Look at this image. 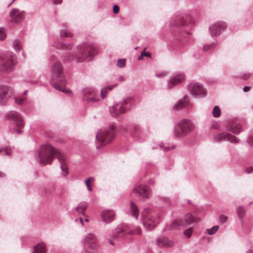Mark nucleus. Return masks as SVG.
<instances>
[{
  "mask_svg": "<svg viewBox=\"0 0 253 253\" xmlns=\"http://www.w3.org/2000/svg\"><path fill=\"white\" fill-rule=\"evenodd\" d=\"M56 157L60 163L62 175L66 176L68 173L66 166V159L62 153L56 150L48 143L41 145L35 154V157L41 166L50 164L53 157Z\"/></svg>",
  "mask_w": 253,
  "mask_h": 253,
  "instance_id": "nucleus-1",
  "label": "nucleus"
},
{
  "mask_svg": "<svg viewBox=\"0 0 253 253\" xmlns=\"http://www.w3.org/2000/svg\"><path fill=\"white\" fill-rule=\"evenodd\" d=\"M94 48L92 45L82 43L77 46V50L75 54H67L64 58V62H70L74 58L77 63L90 61L94 54Z\"/></svg>",
  "mask_w": 253,
  "mask_h": 253,
  "instance_id": "nucleus-2",
  "label": "nucleus"
},
{
  "mask_svg": "<svg viewBox=\"0 0 253 253\" xmlns=\"http://www.w3.org/2000/svg\"><path fill=\"white\" fill-rule=\"evenodd\" d=\"M52 76L50 84L56 89L62 92H68L71 90H68L65 87V78L63 73V67L61 62H55L51 67Z\"/></svg>",
  "mask_w": 253,
  "mask_h": 253,
  "instance_id": "nucleus-3",
  "label": "nucleus"
},
{
  "mask_svg": "<svg viewBox=\"0 0 253 253\" xmlns=\"http://www.w3.org/2000/svg\"><path fill=\"white\" fill-rule=\"evenodd\" d=\"M117 129L114 124L110 125L108 128L100 129L95 135L97 149L110 142L114 138Z\"/></svg>",
  "mask_w": 253,
  "mask_h": 253,
  "instance_id": "nucleus-4",
  "label": "nucleus"
},
{
  "mask_svg": "<svg viewBox=\"0 0 253 253\" xmlns=\"http://www.w3.org/2000/svg\"><path fill=\"white\" fill-rule=\"evenodd\" d=\"M144 227L148 230L155 228L160 219L159 214L151 210H144L141 213Z\"/></svg>",
  "mask_w": 253,
  "mask_h": 253,
  "instance_id": "nucleus-5",
  "label": "nucleus"
},
{
  "mask_svg": "<svg viewBox=\"0 0 253 253\" xmlns=\"http://www.w3.org/2000/svg\"><path fill=\"white\" fill-rule=\"evenodd\" d=\"M195 125L189 119H183L175 125L173 134L175 137H183L195 129Z\"/></svg>",
  "mask_w": 253,
  "mask_h": 253,
  "instance_id": "nucleus-6",
  "label": "nucleus"
},
{
  "mask_svg": "<svg viewBox=\"0 0 253 253\" xmlns=\"http://www.w3.org/2000/svg\"><path fill=\"white\" fill-rule=\"evenodd\" d=\"M131 104L130 98L123 99L119 103L110 107V113L113 117H117L129 110L130 108Z\"/></svg>",
  "mask_w": 253,
  "mask_h": 253,
  "instance_id": "nucleus-7",
  "label": "nucleus"
},
{
  "mask_svg": "<svg viewBox=\"0 0 253 253\" xmlns=\"http://www.w3.org/2000/svg\"><path fill=\"white\" fill-rule=\"evenodd\" d=\"M16 63L14 55L6 54L0 56V71L10 73L15 68Z\"/></svg>",
  "mask_w": 253,
  "mask_h": 253,
  "instance_id": "nucleus-8",
  "label": "nucleus"
},
{
  "mask_svg": "<svg viewBox=\"0 0 253 253\" xmlns=\"http://www.w3.org/2000/svg\"><path fill=\"white\" fill-rule=\"evenodd\" d=\"M83 99L87 103H93L99 100L98 91L93 87H86L81 90Z\"/></svg>",
  "mask_w": 253,
  "mask_h": 253,
  "instance_id": "nucleus-9",
  "label": "nucleus"
},
{
  "mask_svg": "<svg viewBox=\"0 0 253 253\" xmlns=\"http://www.w3.org/2000/svg\"><path fill=\"white\" fill-rule=\"evenodd\" d=\"M188 90L192 95L197 98H202L206 96L207 91L203 85L199 83L192 82L189 84Z\"/></svg>",
  "mask_w": 253,
  "mask_h": 253,
  "instance_id": "nucleus-10",
  "label": "nucleus"
},
{
  "mask_svg": "<svg viewBox=\"0 0 253 253\" xmlns=\"http://www.w3.org/2000/svg\"><path fill=\"white\" fill-rule=\"evenodd\" d=\"M6 116L10 121H12L15 123L16 126L19 127V129H15L16 132L18 134L21 133L22 130L21 128L24 126V122L21 115L17 112L12 111L8 112Z\"/></svg>",
  "mask_w": 253,
  "mask_h": 253,
  "instance_id": "nucleus-11",
  "label": "nucleus"
},
{
  "mask_svg": "<svg viewBox=\"0 0 253 253\" xmlns=\"http://www.w3.org/2000/svg\"><path fill=\"white\" fill-rule=\"evenodd\" d=\"M188 16L185 15L174 16L169 22L170 26H182L191 25L193 21L188 20Z\"/></svg>",
  "mask_w": 253,
  "mask_h": 253,
  "instance_id": "nucleus-12",
  "label": "nucleus"
},
{
  "mask_svg": "<svg viewBox=\"0 0 253 253\" xmlns=\"http://www.w3.org/2000/svg\"><path fill=\"white\" fill-rule=\"evenodd\" d=\"M227 26V24L225 22H216L210 26V34L212 37L217 36L226 29Z\"/></svg>",
  "mask_w": 253,
  "mask_h": 253,
  "instance_id": "nucleus-13",
  "label": "nucleus"
},
{
  "mask_svg": "<svg viewBox=\"0 0 253 253\" xmlns=\"http://www.w3.org/2000/svg\"><path fill=\"white\" fill-rule=\"evenodd\" d=\"M133 192L138 195L144 199H149L152 196V190L147 185L140 184L135 187Z\"/></svg>",
  "mask_w": 253,
  "mask_h": 253,
  "instance_id": "nucleus-14",
  "label": "nucleus"
},
{
  "mask_svg": "<svg viewBox=\"0 0 253 253\" xmlns=\"http://www.w3.org/2000/svg\"><path fill=\"white\" fill-rule=\"evenodd\" d=\"M195 217L191 214L188 213L184 217V220L178 219L173 221L171 224L174 228H178L180 227H185L195 222Z\"/></svg>",
  "mask_w": 253,
  "mask_h": 253,
  "instance_id": "nucleus-15",
  "label": "nucleus"
},
{
  "mask_svg": "<svg viewBox=\"0 0 253 253\" xmlns=\"http://www.w3.org/2000/svg\"><path fill=\"white\" fill-rule=\"evenodd\" d=\"M26 13L24 11H20L18 8H13L9 13L11 21L15 23H21L25 17Z\"/></svg>",
  "mask_w": 253,
  "mask_h": 253,
  "instance_id": "nucleus-16",
  "label": "nucleus"
},
{
  "mask_svg": "<svg viewBox=\"0 0 253 253\" xmlns=\"http://www.w3.org/2000/svg\"><path fill=\"white\" fill-rule=\"evenodd\" d=\"M214 139L216 141H228L232 143H237L239 141V140L234 135L226 132H222L215 135L214 136Z\"/></svg>",
  "mask_w": 253,
  "mask_h": 253,
  "instance_id": "nucleus-17",
  "label": "nucleus"
},
{
  "mask_svg": "<svg viewBox=\"0 0 253 253\" xmlns=\"http://www.w3.org/2000/svg\"><path fill=\"white\" fill-rule=\"evenodd\" d=\"M84 245L85 247L93 249L98 245L97 238L92 233L88 234L84 240Z\"/></svg>",
  "mask_w": 253,
  "mask_h": 253,
  "instance_id": "nucleus-18",
  "label": "nucleus"
},
{
  "mask_svg": "<svg viewBox=\"0 0 253 253\" xmlns=\"http://www.w3.org/2000/svg\"><path fill=\"white\" fill-rule=\"evenodd\" d=\"M185 76L183 73H178L173 74L168 82V87L171 88L173 86L177 85L184 81Z\"/></svg>",
  "mask_w": 253,
  "mask_h": 253,
  "instance_id": "nucleus-19",
  "label": "nucleus"
},
{
  "mask_svg": "<svg viewBox=\"0 0 253 253\" xmlns=\"http://www.w3.org/2000/svg\"><path fill=\"white\" fill-rule=\"evenodd\" d=\"M12 93V89L10 87L0 85V104H4Z\"/></svg>",
  "mask_w": 253,
  "mask_h": 253,
  "instance_id": "nucleus-20",
  "label": "nucleus"
},
{
  "mask_svg": "<svg viewBox=\"0 0 253 253\" xmlns=\"http://www.w3.org/2000/svg\"><path fill=\"white\" fill-rule=\"evenodd\" d=\"M115 216V212L112 210H104L101 213L102 221L106 224H109L114 221Z\"/></svg>",
  "mask_w": 253,
  "mask_h": 253,
  "instance_id": "nucleus-21",
  "label": "nucleus"
},
{
  "mask_svg": "<svg viewBox=\"0 0 253 253\" xmlns=\"http://www.w3.org/2000/svg\"><path fill=\"white\" fill-rule=\"evenodd\" d=\"M156 244L160 247H171L174 245V243L172 241L165 237L158 238L156 240Z\"/></svg>",
  "mask_w": 253,
  "mask_h": 253,
  "instance_id": "nucleus-22",
  "label": "nucleus"
},
{
  "mask_svg": "<svg viewBox=\"0 0 253 253\" xmlns=\"http://www.w3.org/2000/svg\"><path fill=\"white\" fill-rule=\"evenodd\" d=\"M189 98L187 95L183 96L182 98L180 99L174 106L173 109L175 110H179L181 108L186 107L188 104Z\"/></svg>",
  "mask_w": 253,
  "mask_h": 253,
  "instance_id": "nucleus-23",
  "label": "nucleus"
},
{
  "mask_svg": "<svg viewBox=\"0 0 253 253\" xmlns=\"http://www.w3.org/2000/svg\"><path fill=\"white\" fill-rule=\"evenodd\" d=\"M128 226L125 224H121L119 225L116 228V232L117 233L125 232V234H132V231H128Z\"/></svg>",
  "mask_w": 253,
  "mask_h": 253,
  "instance_id": "nucleus-24",
  "label": "nucleus"
},
{
  "mask_svg": "<svg viewBox=\"0 0 253 253\" xmlns=\"http://www.w3.org/2000/svg\"><path fill=\"white\" fill-rule=\"evenodd\" d=\"M87 206L88 205L87 203L85 202H82L78 205L76 208V211L78 212L79 214H82L84 215L85 211Z\"/></svg>",
  "mask_w": 253,
  "mask_h": 253,
  "instance_id": "nucleus-25",
  "label": "nucleus"
},
{
  "mask_svg": "<svg viewBox=\"0 0 253 253\" xmlns=\"http://www.w3.org/2000/svg\"><path fill=\"white\" fill-rule=\"evenodd\" d=\"M130 212L131 215L134 216L136 219H138L139 210L137 206L133 202L130 203Z\"/></svg>",
  "mask_w": 253,
  "mask_h": 253,
  "instance_id": "nucleus-26",
  "label": "nucleus"
},
{
  "mask_svg": "<svg viewBox=\"0 0 253 253\" xmlns=\"http://www.w3.org/2000/svg\"><path fill=\"white\" fill-rule=\"evenodd\" d=\"M116 85H117L116 84H114L109 85V86L102 88L100 91V96H101V98H102V99L105 98L106 97L108 92L109 91H110L111 90H112V89L113 88L115 87L116 86Z\"/></svg>",
  "mask_w": 253,
  "mask_h": 253,
  "instance_id": "nucleus-27",
  "label": "nucleus"
},
{
  "mask_svg": "<svg viewBox=\"0 0 253 253\" xmlns=\"http://www.w3.org/2000/svg\"><path fill=\"white\" fill-rule=\"evenodd\" d=\"M228 130L236 134H239L242 131L240 125L237 124H234L228 127Z\"/></svg>",
  "mask_w": 253,
  "mask_h": 253,
  "instance_id": "nucleus-28",
  "label": "nucleus"
},
{
  "mask_svg": "<svg viewBox=\"0 0 253 253\" xmlns=\"http://www.w3.org/2000/svg\"><path fill=\"white\" fill-rule=\"evenodd\" d=\"M45 245L43 243H41L34 248L33 253H45Z\"/></svg>",
  "mask_w": 253,
  "mask_h": 253,
  "instance_id": "nucleus-29",
  "label": "nucleus"
},
{
  "mask_svg": "<svg viewBox=\"0 0 253 253\" xmlns=\"http://www.w3.org/2000/svg\"><path fill=\"white\" fill-rule=\"evenodd\" d=\"M13 47L16 52H19L22 47V43L21 41L18 39L15 40L13 42Z\"/></svg>",
  "mask_w": 253,
  "mask_h": 253,
  "instance_id": "nucleus-30",
  "label": "nucleus"
},
{
  "mask_svg": "<svg viewBox=\"0 0 253 253\" xmlns=\"http://www.w3.org/2000/svg\"><path fill=\"white\" fill-rule=\"evenodd\" d=\"M215 45L216 43L214 42L205 44L203 46V50L205 52H209L214 48Z\"/></svg>",
  "mask_w": 253,
  "mask_h": 253,
  "instance_id": "nucleus-31",
  "label": "nucleus"
},
{
  "mask_svg": "<svg viewBox=\"0 0 253 253\" xmlns=\"http://www.w3.org/2000/svg\"><path fill=\"white\" fill-rule=\"evenodd\" d=\"M57 47L61 49L68 50L72 48L71 44H66L63 42H59L57 44Z\"/></svg>",
  "mask_w": 253,
  "mask_h": 253,
  "instance_id": "nucleus-32",
  "label": "nucleus"
},
{
  "mask_svg": "<svg viewBox=\"0 0 253 253\" xmlns=\"http://www.w3.org/2000/svg\"><path fill=\"white\" fill-rule=\"evenodd\" d=\"M237 212L239 218L242 219L245 216V210L243 207H239L237 209Z\"/></svg>",
  "mask_w": 253,
  "mask_h": 253,
  "instance_id": "nucleus-33",
  "label": "nucleus"
},
{
  "mask_svg": "<svg viewBox=\"0 0 253 253\" xmlns=\"http://www.w3.org/2000/svg\"><path fill=\"white\" fill-rule=\"evenodd\" d=\"M14 99L16 103L20 105L24 104L26 101V98L25 97H15Z\"/></svg>",
  "mask_w": 253,
  "mask_h": 253,
  "instance_id": "nucleus-34",
  "label": "nucleus"
},
{
  "mask_svg": "<svg viewBox=\"0 0 253 253\" xmlns=\"http://www.w3.org/2000/svg\"><path fill=\"white\" fill-rule=\"evenodd\" d=\"M219 226L217 225L213 226L210 229H207L206 232L209 235H213L218 230Z\"/></svg>",
  "mask_w": 253,
  "mask_h": 253,
  "instance_id": "nucleus-35",
  "label": "nucleus"
},
{
  "mask_svg": "<svg viewBox=\"0 0 253 253\" xmlns=\"http://www.w3.org/2000/svg\"><path fill=\"white\" fill-rule=\"evenodd\" d=\"M11 154V150L7 148H0V156H9Z\"/></svg>",
  "mask_w": 253,
  "mask_h": 253,
  "instance_id": "nucleus-36",
  "label": "nucleus"
},
{
  "mask_svg": "<svg viewBox=\"0 0 253 253\" xmlns=\"http://www.w3.org/2000/svg\"><path fill=\"white\" fill-rule=\"evenodd\" d=\"M212 114L214 117H218L220 116V110L217 106H215L214 107L212 110Z\"/></svg>",
  "mask_w": 253,
  "mask_h": 253,
  "instance_id": "nucleus-37",
  "label": "nucleus"
},
{
  "mask_svg": "<svg viewBox=\"0 0 253 253\" xmlns=\"http://www.w3.org/2000/svg\"><path fill=\"white\" fill-rule=\"evenodd\" d=\"M94 181V178L92 177H89L87 178L85 181V184L87 186V190L90 192L92 191V188L91 187L90 185L89 184V182H93Z\"/></svg>",
  "mask_w": 253,
  "mask_h": 253,
  "instance_id": "nucleus-38",
  "label": "nucleus"
},
{
  "mask_svg": "<svg viewBox=\"0 0 253 253\" xmlns=\"http://www.w3.org/2000/svg\"><path fill=\"white\" fill-rule=\"evenodd\" d=\"M60 35L61 37H70L72 36L71 33L66 29L61 30L60 32Z\"/></svg>",
  "mask_w": 253,
  "mask_h": 253,
  "instance_id": "nucleus-39",
  "label": "nucleus"
},
{
  "mask_svg": "<svg viewBox=\"0 0 253 253\" xmlns=\"http://www.w3.org/2000/svg\"><path fill=\"white\" fill-rule=\"evenodd\" d=\"M157 198L158 199V201H157V202H158L160 204H161V203H163V202H166L167 203H168L169 201V200L168 198L161 197L160 196H158Z\"/></svg>",
  "mask_w": 253,
  "mask_h": 253,
  "instance_id": "nucleus-40",
  "label": "nucleus"
},
{
  "mask_svg": "<svg viewBox=\"0 0 253 253\" xmlns=\"http://www.w3.org/2000/svg\"><path fill=\"white\" fill-rule=\"evenodd\" d=\"M117 65L119 68H123L126 65V59H119L117 61Z\"/></svg>",
  "mask_w": 253,
  "mask_h": 253,
  "instance_id": "nucleus-41",
  "label": "nucleus"
},
{
  "mask_svg": "<svg viewBox=\"0 0 253 253\" xmlns=\"http://www.w3.org/2000/svg\"><path fill=\"white\" fill-rule=\"evenodd\" d=\"M6 37L5 29L3 27H0V40H3Z\"/></svg>",
  "mask_w": 253,
  "mask_h": 253,
  "instance_id": "nucleus-42",
  "label": "nucleus"
},
{
  "mask_svg": "<svg viewBox=\"0 0 253 253\" xmlns=\"http://www.w3.org/2000/svg\"><path fill=\"white\" fill-rule=\"evenodd\" d=\"M193 232V229L192 228H189L188 229H186L184 232V234L185 236L187 237L188 238H189L191 234Z\"/></svg>",
  "mask_w": 253,
  "mask_h": 253,
  "instance_id": "nucleus-43",
  "label": "nucleus"
},
{
  "mask_svg": "<svg viewBox=\"0 0 253 253\" xmlns=\"http://www.w3.org/2000/svg\"><path fill=\"white\" fill-rule=\"evenodd\" d=\"M219 219L220 222L223 224L227 221L228 217L223 214H221L219 215Z\"/></svg>",
  "mask_w": 253,
  "mask_h": 253,
  "instance_id": "nucleus-44",
  "label": "nucleus"
},
{
  "mask_svg": "<svg viewBox=\"0 0 253 253\" xmlns=\"http://www.w3.org/2000/svg\"><path fill=\"white\" fill-rule=\"evenodd\" d=\"M158 147H159L161 148H163L164 149V150H165V151H170L172 149H173L175 147V146L172 145L171 147H162L161 145H158Z\"/></svg>",
  "mask_w": 253,
  "mask_h": 253,
  "instance_id": "nucleus-45",
  "label": "nucleus"
},
{
  "mask_svg": "<svg viewBox=\"0 0 253 253\" xmlns=\"http://www.w3.org/2000/svg\"><path fill=\"white\" fill-rule=\"evenodd\" d=\"M167 74H168V73L166 71H162L160 73L156 74L155 76L157 78H162V77L165 76Z\"/></svg>",
  "mask_w": 253,
  "mask_h": 253,
  "instance_id": "nucleus-46",
  "label": "nucleus"
},
{
  "mask_svg": "<svg viewBox=\"0 0 253 253\" xmlns=\"http://www.w3.org/2000/svg\"><path fill=\"white\" fill-rule=\"evenodd\" d=\"M141 56H146L148 57H151V53L149 52H146L145 51V49H144L143 51H141Z\"/></svg>",
  "mask_w": 253,
  "mask_h": 253,
  "instance_id": "nucleus-47",
  "label": "nucleus"
},
{
  "mask_svg": "<svg viewBox=\"0 0 253 253\" xmlns=\"http://www.w3.org/2000/svg\"><path fill=\"white\" fill-rule=\"evenodd\" d=\"M113 12L115 14H117L119 12V7L117 5H115L113 6Z\"/></svg>",
  "mask_w": 253,
  "mask_h": 253,
  "instance_id": "nucleus-48",
  "label": "nucleus"
},
{
  "mask_svg": "<svg viewBox=\"0 0 253 253\" xmlns=\"http://www.w3.org/2000/svg\"><path fill=\"white\" fill-rule=\"evenodd\" d=\"M250 75L249 73H244L243 75H241L240 78L245 79V80H247V79H248L249 78Z\"/></svg>",
  "mask_w": 253,
  "mask_h": 253,
  "instance_id": "nucleus-49",
  "label": "nucleus"
},
{
  "mask_svg": "<svg viewBox=\"0 0 253 253\" xmlns=\"http://www.w3.org/2000/svg\"><path fill=\"white\" fill-rule=\"evenodd\" d=\"M133 232V234H140L141 233V230L140 227H137L135 231H132Z\"/></svg>",
  "mask_w": 253,
  "mask_h": 253,
  "instance_id": "nucleus-50",
  "label": "nucleus"
},
{
  "mask_svg": "<svg viewBox=\"0 0 253 253\" xmlns=\"http://www.w3.org/2000/svg\"><path fill=\"white\" fill-rule=\"evenodd\" d=\"M246 171L249 174L253 172V166L247 169Z\"/></svg>",
  "mask_w": 253,
  "mask_h": 253,
  "instance_id": "nucleus-51",
  "label": "nucleus"
},
{
  "mask_svg": "<svg viewBox=\"0 0 253 253\" xmlns=\"http://www.w3.org/2000/svg\"><path fill=\"white\" fill-rule=\"evenodd\" d=\"M62 0H52V2L54 4H61Z\"/></svg>",
  "mask_w": 253,
  "mask_h": 253,
  "instance_id": "nucleus-52",
  "label": "nucleus"
},
{
  "mask_svg": "<svg viewBox=\"0 0 253 253\" xmlns=\"http://www.w3.org/2000/svg\"><path fill=\"white\" fill-rule=\"evenodd\" d=\"M250 90V87L248 86H245L243 87V91L245 92L249 91Z\"/></svg>",
  "mask_w": 253,
  "mask_h": 253,
  "instance_id": "nucleus-53",
  "label": "nucleus"
},
{
  "mask_svg": "<svg viewBox=\"0 0 253 253\" xmlns=\"http://www.w3.org/2000/svg\"><path fill=\"white\" fill-rule=\"evenodd\" d=\"M248 143L250 145H253V137L248 140Z\"/></svg>",
  "mask_w": 253,
  "mask_h": 253,
  "instance_id": "nucleus-54",
  "label": "nucleus"
},
{
  "mask_svg": "<svg viewBox=\"0 0 253 253\" xmlns=\"http://www.w3.org/2000/svg\"><path fill=\"white\" fill-rule=\"evenodd\" d=\"M118 80L120 81V82H124L125 81V79L124 78V77H123V76H120L119 78H118Z\"/></svg>",
  "mask_w": 253,
  "mask_h": 253,
  "instance_id": "nucleus-55",
  "label": "nucleus"
},
{
  "mask_svg": "<svg viewBox=\"0 0 253 253\" xmlns=\"http://www.w3.org/2000/svg\"><path fill=\"white\" fill-rule=\"evenodd\" d=\"M148 183L150 184H151V185H153L154 184V180L152 179H150L148 181Z\"/></svg>",
  "mask_w": 253,
  "mask_h": 253,
  "instance_id": "nucleus-56",
  "label": "nucleus"
},
{
  "mask_svg": "<svg viewBox=\"0 0 253 253\" xmlns=\"http://www.w3.org/2000/svg\"><path fill=\"white\" fill-rule=\"evenodd\" d=\"M109 243L110 245H111L112 246H114V242L113 241V240L111 239H110L109 240Z\"/></svg>",
  "mask_w": 253,
  "mask_h": 253,
  "instance_id": "nucleus-57",
  "label": "nucleus"
},
{
  "mask_svg": "<svg viewBox=\"0 0 253 253\" xmlns=\"http://www.w3.org/2000/svg\"><path fill=\"white\" fill-rule=\"evenodd\" d=\"M4 176V174L2 172L0 171V177H3Z\"/></svg>",
  "mask_w": 253,
  "mask_h": 253,
  "instance_id": "nucleus-58",
  "label": "nucleus"
},
{
  "mask_svg": "<svg viewBox=\"0 0 253 253\" xmlns=\"http://www.w3.org/2000/svg\"><path fill=\"white\" fill-rule=\"evenodd\" d=\"M80 222H81L82 225H83L84 224H83V220L82 218L80 217Z\"/></svg>",
  "mask_w": 253,
  "mask_h": 253,
  "instance_id": "nucleus-59",
  "label": "nucleus"
},
{
  "mask_svg": "<svg viewBox=\"0 0 253 253\" xmlns=\"http://www.w3.org/2000/svg\"><path fill=\"white\" fill-rule=\"evenodd\" d=\"M246 253H253V250H249L246 252Z\"/></svg>",
  "mask_w": 253,
  "mask_h": 253,
  "instance_id": "nucleus-60",
  "label": "nucleus"
},
{
  "mask_svg": "<svg viewBox=\"0 0 253 253\" xmlns=\"http://www.w3.org/2000/svg\"><path fill=\"white\" fill-rule=\"evenodd\" d=\"M142 57H143V56H141V55L140 56H139V57H138V60H141V59L142 58Z\"/></svg>",
  "mask_w": 253,
  "mask_h": 253,
  "instance_id": "nucleus-61",
  "label": "nucleus"
},
{
  "mask_svg": "<svg viewBox=\"0 0 253 253\" xmlns=\"http://www.w3.org/2000/svg\"><path fill=\"white\" fill-rule=\"evenodd\" d=\"M31 84H37V82H35V81H32V82H31Z\"/></svg>",
  "mask_w": 253,
  "mask_h": 253,
  "instance_id": "nucleus-62",
  "label": "nucleus"
},
{
  "mask_svg": "<svg viewBox=\"0 0 253 253\" xmlns=\"http://www.w3.org/2000/svg\"><path fill=\"white\" fill-rule=\"evenodd\" d=\"M15 0H12V1L8 4V6L10 5Z\"/></svg>",
  "mask_w": 253,
  "mask_h": 253,
  "instance_id": "nucleus-63",
  "label": "nucleus"
},
{
  "mask_svg": "<svg viewBox=\"0 0 253 253\" xmlns=\"http://www.w3.org/2000/svg\"><path fill=\"white\" fill-rule=\"evenodd\" d=\"M27 91H27V90H25V91H24L23 94H24V95H25V94L27 93Z\"/></svg>",
  "mask_w": 253,
  "mask_h": 253,
  "instance_id": "nucleus-64",
  "label": "nucleus"
}]
</instances>
